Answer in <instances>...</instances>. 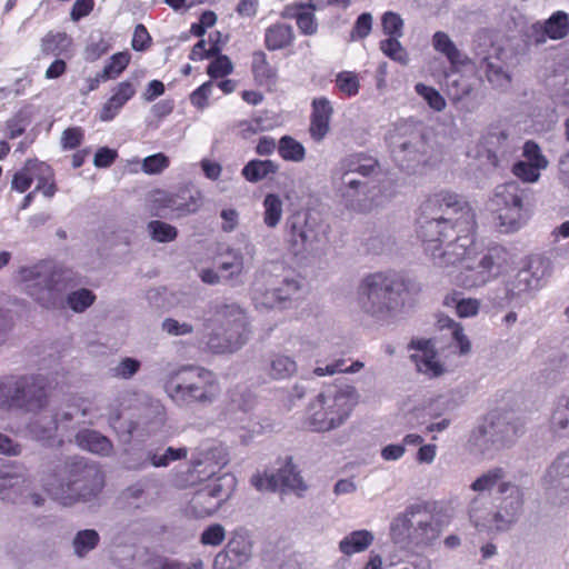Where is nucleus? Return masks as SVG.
<instances>
[{
    "label": "nucleus",
    "mask_w": 569,
    "mask_h": 569,
    "mask_svg": "<svg viewBox=\"0 0 569 569\" xmlns=\"http://www.w3.org/2000/svg\"><path fill=\"white\" fill-rule=\"evenodd\" d=\"M417 234L426 256L440 269L465 263L455 283L465 289L483 287L496 279L502 267L505 250L490 248L478 261L476 254L477 218L465 197L441 190L421 204Z\"/></svg>",
    "instance_id": "1"
},
{
    "label": "nucleus",
    "mask_w": 569,
    "mask_h": 569,
    "mask_svg": "<svg viewBox=\"0 0 569 569\" xmlns=\"http://www.w3.org/2000/svg\"><path fill=\"white\" fill-rule=\"evenodd\" d=\"M497 503L490 495H477L469 503L471 523L480 531L503 533L519 521L525 505L523 489L513 482L499 485Z\"/></svg>",
    "instance_id": "2"
},
{
    "label": "nucleus",
    "mask_w": 569,
    "mask_h": 569,
    "mask_svg": "<svg viewBox=\"0 0 569 569\" xmlns=\"http://www.w3.org/2000/svg\"><path fill=\"white\" fill-rule=\"evenodd\" d=\"M406 290L401 278L385 272L368 273L357 286V306L373 320L388 321L403 307Z\"/></svg>",
    "instance_id": "3"
},
{
    "label": "nucleus",
    "mask_w": 569,
    "mask_h": 569,
    "mask_svg": "<svg viewBox=\"0 0 569 569\" xmlns=\"http://www.w3.org/2000/svg\"><path fill=\"white\" fill-rule=\"evenodd\" d=\"M168 397L180 408L209 407L221 393L217 375L200 366H182L164 385Z\"/></svg>",
    "instance_id": "4"
},
{
    "label": "nucleus",
    "mask_w": 569,
    "mask_h": 569,
    "mask_svg": "<svg viewBox=\"0 0 569 569\" xmlns=\"http://www.w3.org/2000/svg\"><path fill=\"white\" fill-rule=\"evenodd\" d=\"M202 349L213 355L233 353L248 340L247 317L237 305H217L212 315L206 317Z\"/></svg>",
    "instance_id": "5"
},
{
    "label": "nucleus",
    "mask_w": 569,
    "mask_h": 569,
    "mask_svg": "<svg viewBox=\"0 0 569 569\" xmlns=\"http://www.w3.org/2000/svg\"><path fill=\"white\" fill-rule=\"evenodd\" d=\"M46 487L63 506H72L96 498L103 487V476L94 466L70 460L57 469L53 481Z\"/></svg>",
    "instance_id": "6"
},
{
    "label": "nucleus",
    "mask_w": 569,
    "mask_h": 569,
    "mask_svg": "<svg viewBox=\"0 0 569 569\" xmlns=\"http://www.w3.org/2000/svg\"><path fill=\"white\" fill-rule=\"evenodd\" d=\"M446 515L432 503H416L391 523V535L396 542L415 547H431L447 528Z\"/></svg>",
    "instance_id": "7"
},
{
    "label": "nucleus",
    "mask_w": 569,
    "mask_h": 569,
    "mask_svg": "<svg viewBox=\"0 0 569 569\" xmlns=\"http://www.w3.org/2000/svg\"><path fill=\"white\" fill-rule=\"evenodd\" d=\"M359 395L355 387H328L309 405L307 420L309 427L317 432L333 430L346 422Z\"/></svg>",
    "instance_id": "8"
},
{
    "label": "nucleus",
    "mask_w": 569,
    "mask_h": 569,
    "mask_svg": "<svg viewBox=\"0 0 569 569\" xmlns=\"http://www.w3.org/2000/svg\"><path fill=\"white\" fill-rule=\"evenodd\" d=\"M549 259L537 256L530 259L527 267L505 283L501 306L521 308L542 287L543 280L550 276Z\"/></svg>",
    "instance_id": "9"
},
{
    "label": "nucleus",
    "mask_w": 569,
    "mask_h": 569,
    "mask_svg": "<svg viewBox=\"0 0 569 569\" xmlns=\"http://www.w3.org/2000/svg\"><path fill=\"white\" fill-rule=\"evenodd\" d=\"M0 500L13 506L30 503L36 508L46 502V498L33 490L28 469L21 463L3 460H0Z\"/></svg>",
    "instance_id": "10"
},
{
    "label": "nucleus",
    "mask_w": 569,
    "mask_h": 569,
    "mask_svg": "<svg viewBox=\"0 0 569 569\" xmlns=\"http://www.w3.org/2000/svg\"><path fill=\"white\" fill-rule=\"evenodd\" d=\"M18 280L22 289L42 307L49 309L57 305L60 296L57 288L58 272L51 262L40 261L20 268Z\"/></svg>",
    "instance_id": "11"
},
{
    "label": "nucleus",
    "mask_w": 569,
    "mask_h": 569,
    "mask_svg": "<svg viewBox=\"0 0 569 569\" xmlns=\"http://www.w3.org/2000/svg\"><path fill=\"white\" fill-rule=\"evenodd\" d=\"M526 197V191L515 181L496 188L492 201L497 207L501 231L515 232L527 223L529 210L525 204Z\"/></svg>",
    "instance_id": "12"
},
{
    "label": "nucleus",
    "mask_w": 569,
    "mask_h": 569,
    "mask_svg": "<svg viewBox=\"0 0 569 569\" xmlns=\"http://www.w3.org/2000/svg\"><path fill=\"white\" fill-rule=\"evenodd\" d=\"M332 183L345 206L351 210L367 212L381 203L371 180L355 179L352 173L341 167L335 168Z\"/></svg>",
    "instance_id": "13"
},
{
    "label": "nucleus",
    "mask_w": 569,
    "mask_h": 569,
    "mask_svg": "<svg viewBox=\"0 0 569 569\" xmlns=\"http://www.w3.org/2000/svg\"><path fill=\"white\" fill-rule=\"evenodd\" d=\"M236 483L234 476L230 473L210 480L192 495L187 507V513L194 518L212 516L231 497Z\"/></svg>",
    "instance_id": "14"
},
{
    "label": "nucleus",
    "mask_w": 569,
    "mask_h": 569,
    "mask_svg": "<svg viewBox=\"0 0 569 569\" xmlns=\"http://www.w3.org/2000/svg\"><path fill=\"white\" fill-rule=\"evenodd\" d=\"M518 437V428L503 417L486 421L472 430L468 443L470 449L490 456L509 446Z\"/></svg>",
    "instance_id": "15"
},
{
    "label": "nucleus",
    "mask_w": 569,
    "mask_h": 569,
    "mask_svg": "<svg viewBox=\"0 0 569 569\" xmlns=\"http://www.w3.org/2000/svg\"><path fill=\"white\" fill-rule=\"evenodd\" d=\"M11 409L39 412L49 401L48 379L42 375H24L11 379Z\"/></svg>",
    "instance_id": "16"
},
{
    "label": "nucleus",
    "mask_w": 569,
    "mask_h": 569,
    "mask_svg": "<svg viewBox=\"0 0 569 569\" xmlns=\"http://www.w3.org/2000/svg\"><path fill=\"white\" fill-rule=\"evenodd\" d=\"M299 291L300 283L297 280L280 279L263 270L252 283V300L258 309H271L292 299Z\"/></svg>",
    "instance_id": "17"
},
{
    "label": "nucleus",
    "mask_w": 569,
    "mask_h": 569,
    "mask_svg": "<svg viewBox=\"0 0 569 569\" xmlns=\"http://www.w3.org/2000/svg\"><path fill=\"white\" fill-rule=\"evenodd\" d=\"M200 198L189 189L178 192L157 190L151 196V206L156 214L181 218L194 213L200 208Z\"/></svg>",
    "instance_id": "18"
},
{
    "label": "nucleus",
    "mask_w": 569,
    "mask_h": 569,
    "mask_svg": "<svg viewBox=\"0 0 569 569\" xmlns=\"http://www.w3.org/2000/svg\"><path fill=\"white\" fill-rule=\"evenodd\" d=\"M253 486L259 490H278L288 489L301 495L307 490L302 477L297 471L292 459L288 458L277 472L264 476H254L252 478Z\"/></svg>",
    "instance_id": "19"
},
{
    "label": "nucleus",
    "mask_w": 569,
    "mask_h": 569,
    "mask_svg": "<svg viewBox=\"0 0 569 569\" xmlns=\"http://www.w3.org/2000/svg\"><path fill=\"white\" fill-rule=\"evenodd\" d=\"M251 555L250 540L243 535L236 533L214 557L213 569H239L249 561Z\"/></svg>",
    "instance_id": "20"
},
{
    "label": "nucleus",
    "mask_w": 569,
    "mask_h": 569,
    "mask_svg": "<svg viewBox=\"0 0 569 569\" xmlns=\"http://www.w3.org/2000/svg\"><path fill=\"white\" fill-rule=\"evenodd\" d=\"M287 228L293 246L305 247L319 241V223L309 213H293L287 220Z\"/></svg>",
    "instance_id": "21"
},
{
    "label": "nucleus",
    "mask_w": 569,
    "mask_h": 569,
    "mask_svg": "<svg viewBox=\"0 0 569 569\" xmlns=\"http://www.w3.org/2000/svg\"><path fill=\"white\" fill-rule=\"evenodd\" d=\"M532 31L537 33L536 43H545L546 38L561 40L569 34V16L565 11L553 12L546 21L532 24Z\"/></svg>",
    "instance_id": "22"
},
{
    "label": "nucleus",
    "mask_w": 569,
    "mask_h": 569,
    "mask_svg": "<svg viewBox=\"0 0 569 569\" xmlns=\"http://www.w3.org/2000/svg\"><path fill=\"white\" fill-rule=\"evenodd\" d=\"M217 268L223 281L233 286L241 283V276L247 271L243 252L240 249L228 248L220 253Z\"/></svg>",
    "instance_id": "23"
},
{
    "label": "nucleus",
    "mask_w": 569,
    "mask_h": 569,
    "mask_svg": "<svg viewBox=\"0 0 569 569\" xmlns=\"http://www.w3.org/2000/svg\"><path fill=\"white\" fill-rule=\"evenodd\" d=\"M478 68L482 71L488 81L498 89H507L511 83V76L506 70L505 62L501 60L499 53L481 57L479 59Z\"/></svg>",
    "instance_id": "24"
},
{
    "label": "nucleus",
    "mask_w": 569,
    "mask_h": 569,
    "mask_svg": "<svg viewBox=\"0 0 569 569\" xmlns=\"http://www.w3.org/2000/svg\"><path fill=\"white\" fill-rule=\"evenodd\" d=\"M337 167H341L342 170L353 176L358 173L367 180H371L370 178L377 176L380 171L378 160L363 152L352 153L340 159Z\"/></svg>",
    "instance_id": "25"
},
{
    "label": "nucleus",
    "mask_w": 569,
    "mask_h": 569,
    "mask_svg": "<svg viewBox=\"0 0 569 569\" xmlns=\"http://www.w3.org/2000/svg\"><path fill=\"white\" fill-rule=\"evenodd\" d=\"M316 6L309 3H296L292 7L286 8L282 17L296 19L298 29L306 36H313L318 31V22L315 16Z\"/></svg>",
    "instance_id": "26"
},
{
    "label": "nucleus",
    "mask_w": 569,
    "mask_h": 569,
    "mask_svg": "<svg viewBox=\"0 0 569 569\" xmlns=\"http://www.w3.org/2000/svg\"><path fill=\"white\" fill-rule=\"evenodd\" d=\"M76 443L83 450L108 457L113 452L112 442L106 436L91 429H82L76 435Z\"/></svg>",
    "instance_id": "27"
},
{
    "label": "nucleus",
    "mask_w": 569,
    "mask_h": 569,
    "mask_svg": "<svg viewBox=\"0 0 569 569\" xmlns=\"http://www.w3.org/2000/svg\"><path fill=\"white\" fill-rule=\"evenodd\" d=\"M418 352L411 358L416 363L417 370L430 378L440 376L443 372L442 366L436 360L435 351L430 341H419L417 343Z\"/></svg>",
    "instance_id": "28"
},
{
    "label": "nucleus",
    "mask_w": 569,
    "mask_h": 569,
    "mask_svg": "<svg viewBox=\"0 0 569 569\" xmlns=\"http://www.w3.org/2000/svg\"><path fill=\"white\" fill-rule=\"evenodd\" d=\"M37 415L28 423L30 436L37 440L52 439L59 430L58 417L48 412H36Z\"/></svg>",
    "instance_id": "29"
},
{
    "label": "nucleus",
    "mask_w": 569,
    "mask_h": 569,
    "mask_svg": "<svg viewBox=\"0 0 569 569\" xmlns=\"http://www.w3.org/2000/svg\"><path fill=\"white\" fill-rule=\"evenodd\" d=\"M296 360L283 353H272L266 366L268 376L273 380H284L297 373Z\"/></svg>",
    "instance_id": "30"
},
{
    "label": "nucleus",
    "mask_w": 569,
    "mask_h": 569,
    "mask_svg": "<svg viewBox=\"0 0 569 569\" xmlns=\"http://www.w3.org/2000/svg\"><path fill=\"white\" fill-rule=\"evenodd\" d=\"M295 33L290 24L274 23L266 29L264 44L268 50L276 51L287 48L293 42Z\"/></svg>",
    "instance_id": "31"
},
{
    "label": "nucleus",
    "mask_w": 569,
    "mask_h": 569,
    "mask_svg": "<svg viewBox=\"0 0 569 569\" xmlns=\"http://www.w3.org/2000/svg\"><path fill=\"white\" fill-rule=\"evenodd\" d=\"M279 170L278 163L272 160H250L241 170L242 177L252 183L259 182Z\"/></svg>",
    "instance_id": "32"
},
{
    "label": "nucleus",
    "mask_w": 569,
    "mask_h": 569,
    "mask_svg": "<svg viewBox=\"0 0 569 569\" xmlns=\"http://www.w3.org/2000/svg\"><path fill=\"white\" fill-rule=\"evenodd\" d=\"M373 539L371 531L356 530L339 542V550L346 556L359 553L365 551L373 542Z\"/></svg>",
    "instance_id": "33"
},
{
    "label": "nucleus",
    "mask_w": 569,
    "mask_h": 569,
    "mask_svg": "<svg viewBox=\"0 0 569 569\" xmlns=\"http://www.w3.org/2000/svg\"><path fill=\"white\" fill-rule=\"evenodd\" d=\"M83 401L78 405H68L60 412L52 413L58 417L59 429L68 431L74 426L87 422L88 407L83 406Z\"/></svg>",
    "instance_id": "34"
},
{
    "label": "nucleus",
    "mask_w": 569,
    "mask_h": 569,
    "mask_svg": "<svg viewBox=\"0 0 569 569\" xmlns=\"http://www.w3.org/2000/svg\"><path fill=\"white\" fill-rule=\"evenodd\" d=\"M72 39L66 32H48L41 41V51L47 56H68Z\"/></svg>",
    "instance_id": "35"
},
{
    "label": "nucleus",
    "mask_w": 569,
    "mask_h": 569,
    "mask_svg": "<svg viewBox=\"0 0 569 569\" xmlns=\"http://www.w3.org/2000/svg\"><path fill=\"white\" fill-rule=\"evenodd\" d=\"M100 536L94 529H83L72 539L73 553L82 559L99 545Z\"/></svg>",
    "instance_id": "36"
},
{
    "label": "nucleus",
    "mask_w": 569,
    "mask_h": 569,
    "mask_svg": "<svg viewBox=\"0 0 569 569\" xmlns=\"http://www.w3.org/2000/svg\"><path fill=\"white\" fill-rule=\"evenodd\" d=\"M505 478L506 470L501 467H495L478 477L470 488L478 495H487L486 492L491 491L496 486L499 488L501 482H506Z\"/></svg>",
    "instance_id": "37"
},
{
    "label": "nucleus",
    "mask_w": 569,
    "mask_h": 569,
    "mask_svg": "<svg viewBox=\"0 0 569 569\" xmlns=\"http://www.w3.org/2000/svg\"><path fill=\"white\" fill-rule=\"evenodd\" d=\"M437 323L441 330L447 329L451 331L452 339L456 341L461 355L470 352L471 343L468 337L463 333V328L460 323L456 322L448 316H440Z\"/></svg>",
    "instance_id": "38"
},
{
    "label": "nucleus",
    "mask_w": 569,
    "mask_h": 569,
    "mask_svg": "<svg viewBox=\"0 0 569 569\" xmlns=\"http://www.w3.org/2000/svg\"><path fill=\"white\" fill-rule=\"evenodd\" d=\"M432 46L436 51L446 56L451 64H457L462 61L460 50L446 32L437 31L432 37Z\"/></svg>",
    "instance_id": "39"
},
{
    "label": "nucleus",
    "mask_w": 569,
    "mask_h": 569,
    "mask_svg": "<svg viewBox=\"0 0 569 569\" xmlns=\"http://www.w3.org/2000/svg\"><path fill=\"white\" fill-rule=\"evenodd\" d=\"M263 222L268 228H276L283 212V202L276 193H268L263 199Z\"/></svg>",
    "instance_id": "40"
},
{
    "label": "nucleus",
    "mask_w": 569,
    "mask_h": 569,
    "mask_svg": "<svg viewBox=\"0 0 569 569\" xmlns=\"http://www.w3.org/2000/svg\"><path fill=\"white\" fill-rule=\"evenodd\" d=\"M278 152L286 161L301 162L306 158L305 147L291 136L280 138Z\"/></svg>",
    "instance_id": "41"
},
{
    "label": "nucleus",
    "mask_w": 569,
    "mask_h": 569,
    "mask_svg": "<svg viewBox=\"0 0 569 569\" xmlns=\"http://www.w3.org/2000/svg\"><path fill=\"white\" fill-rule=\"evenodd\" d=\"M219 451L217 449L204 448L200 449L196 456L192 457V469L197 473H201V466H206L207 475H213L217 469L224 462L217 460Z\"/></svg>",
    "instance_id": "42"
},
{
    "label": "nucleus",
    "mask_w": 569,
    "mask_h": 569,
    "mask_svg": "<svg viewBox=\"0 0 569 569\" xmlns=\"http://www.w3.org/2000/svg\"><path fill=\"white\" fill-rule=\"evenodd\" d=\"M37 166V159L27 160L24 166L14 173L11 188L21 193L27 191L36 179Z\"/></svg>",
    "instance_id": "43"
},
{
    "label": "nucleus",
    "mask_w": 569,
    "mask_h": 569,
    "mask_svg": "<svg viewBox=\"0 0 569 569\" xmlns=\"http://www.w3.org/2000/svg\"><path fill=\"white\" fill-rule=\"evenodd\" d=\"M252 72L259 83H268L276 79V69L268 62L262 51H256L252 54Z\"/></svg>",
    "instance_id": "44"
},
{
    "label": "nucleus",
    "mask_w": 569,
    "mask_h": 569,
    "mask_svg": "<svg viewBox=\"0 0 569 569\" xmlns=\"http://www.w3.org/2000/svg\"><path fill=\"white\" fill-rule=\"evenodd\" d=\"M36 180H38V184L34 191H40L47 198L54 196L57 187L53 180V171L49 164L38 160Z\"/></svg>",
    "instance_id": "45"
},
{
    "label": "nucleus",
    "mask_w": 569,
    "mask_h": 569,
    "mask_svg": "<svg viewBox=\"0 0 569 569\" xmlns=\"http://www.w3.org/2000/svg\"><path fill=\"white\" fill-rule=\"evenodd\" d=\"M148 231L151 239L157 242H170L178 236L176 227L160 220L150 221L148 223Z\"/></svg>",
    "instance_id": "46"
},
{
    "label": "nucleus",
    "mask_w": 569,
    "mask_h": 569,
    "mask_svg": "<svg viewBox=\"0 0 569 569\" xmlns=\"http://www.w3.org/2000/svg\"><path fill=\"white\" fill-rule=\"evenodd\" d=\"M139 360L130 357L122 358L116 366L110 367L109 373L112 378L128 380L132 378L140 369Z\"/></svg>",
    "instance_id": "47"
},
{
    "label": "nucleus",
    "mask_w": 569,
    "mask_h": 569,
    "mask_svg": "<svg viewBox=\"0 0 569 569\" xmlns=\"http://www.w3.org/2000/svg\"><path fill=\"white\" fill-rule=\"evenodd\" d=\"M94 300L96 296L93 292L84 288L72 291L67 297V303L74 312H83Z\"/></svg>",
    "instance_id": "48"
},
{
    "label": "nucleus",
    "mask_w": 569,
    "mask_h": 569,
    "mask_svg": "<svg viewBox=\"0 0 569 569\" xmlns=\"http://www.w3.org/2000/svg\"><path fill=\"white\" fill-rule=\"evenodd\" d=\"M130 62V53L127 51L114 53L102 69L101 78L114 79L121 74Z\"/></svg>",
    "instance_id": "49"
},
{
    "label": "nucleus",
    "mask_w": 569,
    "mask_h": 569,
    "mask_svg": "<svg viewBox=\"0 0 569 569\" xmlns=\"http://www.w3.org/2000/svg\"><path fill=\"white\" fill-rule=\"evenodd\" d=\"M380 50L390 59L401 64H406L408 62V54L397 37H390L382 40L380 42Z\"/></svg>",
    "instance_id": "50"
},
{
    "label": "nucleus",
    "mask_w": 569,
    "mask_h": 569,
    "mask_svg": "<svg viewBox=\"0 0 569 569\" xmlns=\"http://www.w3.org/2000/svg\"><path fill=\"white\" fill-rule=\"evenodd\" d=\"M551 426L556 430L569 429V397H561L551 416Z\"/></svg>",
    "instance_id": "51"
},
{
    "label": "nucleus",
    "mask_w": 569,
    "mask_h": 569,
    "mask_svg": "<svg viewBox=\"0 0 569 569\" xmlns=\"http://www.w3.org/2000/svg\"><path fill=\"white\" fill-rule=\"evenodd\" d=\"M137 92V83L130 79L118 83L112 89V94L109 98L112 102L123 107Z\"/></svg>",
    "instance_id": "52"
},
{
    "label": "nucleus",
    "mask_w": 569,
    "mask_h": 569,
    "mask_svg": "<svg viewBox=\"0 0 569 569\" xmlns=\"http://www.w3.org/2000/svg\"><path fill=\"white\" fill-rule=\"evenodd\" d=\"M415 89L416 92L421 96L433 110L442 111L446 108V100L435 88L423 83H417Z\"/></svg>",
    "instance_id": "53"
},
{
    "label": "nucleus",
    "mask_w": 569,
    "mask_h": 569,
    "mask_svg": "<svg viewBox=\"0 0 569 569\" xmlns=\"http://www.w3.org/2000/svg\"><path fill=\"white\" fill-rule=\"evenodd\" d=\"M148 466H152L154 468L164 467V458L163 453L160 450L149 449L146 450V457H141L140 461H129L128 469L129 470H142Z\"/></svg>",
    "instance_id": "54"
},
{
    "label": "nucleus",
    "mask_w": 569,
    "mask_h": 569,
    "mask_svg": "<svg viewBox=\"0 0 569 569\" xmlns=\"http://www.w3.org/2000/svg\"><path fill=\"white\" fill-rule=\"evenodd\" d=\"M161 330L171 337H180L192 335L194 327L187 321H179L174 318H166L161 322Z\"/></svg>",
    "instance_id": "55"
},
{
    "label": "nucleus",
    "mask_w": 569,
    "mask_h": 569,
    "mask_svg": "<svg viewBox=\"0 0 569 569\" xmlns=\"http://www.w3.org/2000/svg\"><path fill=\"white\" fill-rule=\"evenodd\" d=\"M382 29L386 34L390 37L401 38L403 34V20L400 14L393 11H387L383 13L382 19Z\"/></svg>",
    "instance_id": "56"
},
{
    "label": "nucleus",
    "mask_w": 569,
    "mask_h": 569,
    "mask_svg": "<svg viewBox=\"0 0 569 569\" xmlns=\"http://www.w3.org/2000/svg\"><path fill=\"white\" fill-rule=\"evenodd\" d=\"M523 157L526 158V162L535 164L536 168L545 170L549 161L541 152L540 147L533 141H527L523 146Z\"/></svg>",
    "instance_id": "57"
},
{
    "label": "nucleus",
    "mask_w": 569,
    "mask_h": 569,
    "mask_svg": "<svg viewBox=\"0 0 569 569\" xmlns=\"http://www.w3.org/2000/svg\"><path fill=\"white\" fill-rule=\"evenodd\" d=\"M169 158L159 152L144 158L141 168L147 174H159L169 167Z\"/></svg>",
    "instance_id": "58"
},
{
    "label": "nucleus",
    "mask_w": 569,
    "mask_h": 569,
    "mask_svg": "<svg viewBox=\"0 0 569 569\" xmlns=\"http://www.w3.org/2000/svg\"><path fill=\"white\" fill-rule=\"evenodd\" d=\"M337 87L348 96H356L359 92V80L353 72L342 71L337 76Z\"/></svg>",
    "instance_id": "59"
},
{
    "label": "nucleus",
    "mask_w": 569,
    "mask_h": 569,
    "mask_svg": "<svg viewBox=\"0 0 569 569\" xmlns=\"http://www.w3.org/2000/svg\"><path fill=\"white\" fill-rule=\"evenodd\" d=\"M372 22H373V18H372L371 13H369V12L361 13L357 18L355 26L351 30V33H350L351 40L367 38L372 30Z\"/></svg>",
    "instance_id": "60"
},
{
    "label": "nucleus",
    "mask_w": 569,
    "mask_h": 569,
    "mask_svg": "<svg viewBox=\"0 0 569 569\" xmlns=\"http://www.w3.org/2000/svg\"><path fill=\"white\" fill-rule=\"evenodd\" d=\"M226 538V530L220 523L208 526L200 537V542L204 546H219Z\"/></svg>",
    "instance_id": "61"
},
{
    "label": "nucleus",
    "mask_w": 569,
    "mask_h": 569,
    "mask_svg": "<svg viewBox=\"0 0 569 569\" xmlns=\"http://www.w3.org/2000/svg\"><path fill=\"white\" fill-rule=\"evenodd\" d=\"M540 171L541 169L525 160L516 162L512 167L513 174L525 182H536L540 177Z\"/></svg>",
    "instance_id": "62"
},
{
    "label": "nucleus",
    "mask_w": 569,
    "mask_h": 569,
    "mask_svg": "<svg viewBox=\"0 0 569 569\" xmlns=\"http://www.w3.org/2000/svg\"><path fill=\"white\" fill-rule=\"evenodd\" d=\"M232 70L233 66L231 60L227 56L220 54L210 62L207 72L211 78H221L230 74Z\"/></svg>",
    "instance_id": "63"
},
{
    "label": "nucleus",
    "mask_w": 569,
    "mask_h": 569,
    "mask_svg": "<svg viewBox=\"0 0 569 569\" xmlns=\"http://www.w3.org/2000/svg\"><path fill=\"white\" fill-rule=\"evenodd\" d=\"M488 150L492 153H505L507 151L508 134L502 131L490 132L486 138Z\"/></svg>",
    "instance_id": "64"
}]
</instances>
